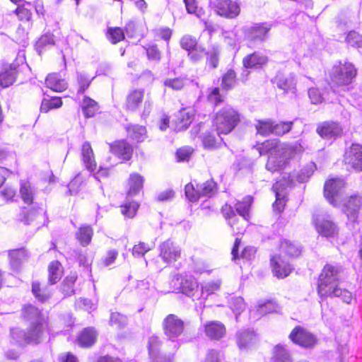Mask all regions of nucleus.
Segmentation results:
<instances>
[{"mask_svg":"<svg viewBox=\"0 0 362 362\" xmlns=\"http://www.w3.org/2000/svg\"><path fill=\"white\" fill-rule=\"evenodd\" d=\"M23 315L28 321H30L28 332L25 333L18 328L11 331V343L23 345L28 343H40L45 337L47 323L39 310L33 306L28 305L23 308Z\"/></svg>","mask_w":362,"mask_h":362,"instance_id":"1","label":"nucleus"},{"mask_svg":"<svg viewBox=\"0 0 362 362\" xmlns=\"http://www.w3.org/2000/svg\"><path fill=\"white\" fill-rule=\"evenodd\" d=\"M257 149L260 155L269 154L266 168L272 173L284 170L295 153L293 146L276 140L265 141Z\"/></svg>","mask_w":362,"mask_h":362,"instance_id":"2","label":"nucleus"},{"mask_svg":"<svg viewBox=\"0 0 362 362\" xmlns=\"http://www.w3.org/2000/svg\"><path fill=\"white\" fill-rule=\"evenodd\" d=\"M341 267L326 264L320 273L317 281V293L320 298H327L332 290L339 285Z\"/></svg>","mask_w":362,"mask_h":362,"instance_id":"3","label":"nucleus"},{"mask_svg":"<svg viewBox=\"0 0 362 362\" xmlns=\"http://www.w3.org/2000/svg\"><path fill=\"white\" fill-rule=\"evenodd\" d=\"M240 121V115L238 112L227 105L216 113L214 125L218 135L228 134L235 129Z\"/></svg>","mask_w":362,"mask_h":362,"instance_id":"4","label":"nucleus"},{"mask_svg":"<svg viewBox=\"0 0 362 362\" xmlns=\"http://www.w3.org/2000/svg\"><path fill=\"white\" fill-rule=\"evenodd\" d=\"M356 75V69L354 66L347 62L334 64L330 73L332 81L339 86L349 84Z\"/></svg>","mask_w":362,"mask_h":362,"instance_id":"5","label":"nucleus"},{"mask_svg":"<svg viewBox=\"0 0 362 362\" xmlns=\"http://www.w3.org/2000/svg\"><path fill=\"white\" fill-rule=\"evenodd\" d=\"M313 224L317 233L322 237L335 238L339 234V227L328 215L314 214Z\"/></svg>","mask_w":362,"mask_h":362,"instance_id":"6","label":"nucleus"},{"mask_svg":"<svg viewBox=\"0 0 362 362\" xmlns=\"http://www.w3.org/2000/svg\"><path fill=\"white\" fill-rule=\"evenodd\" d=\"M173 282L179 284L177 289L183 294L191 297L194 300H199V284L194 277L177 274L173 279Z\"/></svg>","mask_w":362,"mask_h":362,"instance_id":"7","label":"nucleus"},{"mask_svg":"<svg viewBox=\"0 0 362 362\" xmlns=\"http://www.w3.org/2000/svg\"><path fill=\"white\" fill-rule=\"evenodd\" d=\"M344 187V182L340 178L329 179L325 182V197L331 204L335 206L339 205Z\"/></svg>","mask_w":362,"mask_h":362,"instance_id":"8","label":"nucleus"},{"mask_svg":"<svg viewBox=\"0 0 362 362\" xmlns=\"http://www.w3.org/2000/svg\"><path fill=\"white\" fill-rule=\"evenodd\" d=\"M283 178L284 180L277 181L272 187L276 195V201L273 204V207L274 210L279 212L283 211L286 204V189L293 182V179H290V175H288V178H286L285 176H284Z\"/></svg>","mask_w":362,"mask_h":362,"instance_id":"9","label":"nucleus"},{"mask_svg":"<svg viewBox=\"0 0 362 362\" xmlns=\"http://www.w3.org/2000/svg\"><path fill=\"white\" fill-rule=\"evenodd\" d=\"M344 162L349 170H362V146L359 144H353L345 152Z\"/></svg>","mask_w":362,"mask_h":362,"instance_id":"10","label":"nucleus"},{"mask_svg":"<svg viewBox=\"0 0 362 362\" xmlns=\"http://www.w3.org/2000/svg\"><path fill=\"white\" fill-rule=\"evenodd\" d=\"M362 205V199L359 196H351L345 200L344 211L348 218V225H354L357 223L359 210Z\"/></svg>","mask_w":362,"mask_h":362,"instance_id":"11","label":"nucleus"},{"mask_svg":"<svg viewBox=\"0 0 362 362\" xmlns=\"http://www.w3.org/2000/svg\"><path fill=\"white\" fill-rule=\"evenodd\" d=\"M289 338L293 343L305 348L312 347L316 343L315 337L300 327H295L291 332Z\"/></svg>","mask_w":362,"mask_h":362,"instance_id":"12","label":"nucleus"},{"mask_svg":"<svg viewBox=\"0 0 362 362\" xmlns=\"http://www.w3.org/2000/svg\"><path fill=\"white\" fill-rule=\"evenodd\" d=\"M165 335L170 339L177 338L183 331V322L175 315H168L163 322Z\"/></svg>","mask_w":362,"mask_h":362,"instance_id":"13","label":"nucleus"},{"mask_svg":"<svg viewBox=\"0 0 362 362\" xmlns=\"http://www.w3.org/2000/svg\"><path fill=\"white\" fill-rule=\"evenodd\" d=\"M216 11L221 16L234 18L240 12V4L232 0H218Z\"/></svg>","mask_w":362,"mask_h":362,"instance_id":"14","label":"nucleus"},{"mask_svg":"<svg viewBox=\"0 0 362 362\" xmlns=\"http://www.w3.org/2000/svg\"><path fill=\"white\" fill-rule=\"evenodd\" d=\"M160 257L167 264L175 262L180 257L181 251L178 246L170 240L163 242L159 247Z\"/></svg>","mask_w":362,"mask_h":362,"instance_id":"15","label":"nucleus"},{"mask_svg":"<svg viewBox=\"0 0 362 362\" xmlns=\"http://www.w3.org/2000/svg\"><path fill=\"white\" fill-rule=\"evenodd\" d=\"M342 131L340 124L333 122H322L317 128V134L324 139L338 136L341 134Z\"/></svg>","mask_w":362,"mask_h":362,"instance_id":"16","label":"nucleus"},{"mask_svg":"<svg viewBox=\"0 0 362 362\" xmlns=\"http://www.w3.org/2000/svg\"><path fill=\"white\" fill-rule=\"evenodd\" d=\"M271 264L273 273L278 278H285L288 276L293 269L290 264L282 259L281 255L272 257L271 259Z\"/></svg>","mask_w":362,"mask_h":362,"instance_id":"17","label":"nucleus"},{"mask_svg":"<svg viewBox=\"0 0 362 362\" xmlns=\"http://www.w3.org/2000/svg\"><path fill=\"white\" fill-rule=\"evenodd\" d=\"M257 341L256 334L253 330L242 329L236 334V343L241 350H245L252 345Z\"/></svg>","mask_w":362,"mask_h":362,"instance_id":"18","label":"nucleus"},{"mask_svg":"<svg viewBox=\"0 0 362 362\" xmlns=\"http://www.w3.org/2000/svg\"><path fill=\"white\" fill-rule=\"evenodd\" d=\"M204 332L211 339L218 340L226 335V328L222 322L214 320L206 323Z\"/></svg>","mask_w":362,"mask_h":362,"instance_id":"19","label":"nucleus"},{"mask_svg":"<svg viewBox=\"0 0 362 362\" xmlns=\"http://www.w3.org/2000/svg\"><path fill=\"white\" fill-rule=\"evenodd\" d=\"M267 62V57L259 52L249 54L243 60V66L246 69H258L265 65Z\"/></svg>","mask_w":362,"mask_h":362,"instance_id":"20","label":"nucleus"},{"mask_svg":"<svg viewBox=\"0 0 362 362\" xmlns=\"http://www.w3.org/2000/svg\"><path fill=\"white\" fill-rule=\"evenodd\" d=\"M111 152L124 160H129L132 156V148L124 141H118L110 145Z\"/></svg>","mask_w":362,"mask_h":362,"instance_id":"21","label":"nucleus"},{"mask_svg":"<svg viewBox=\"0 0 362 362\" xmlns=\"http://www.w3.org/2000/svg\"><path fill=\"white\" fill-rule=\"evenodd\" d=\"M81 157L87 170L90 172L95 170L96 162L95 160L93 149L88 142H84L82 145Z\"/></svg>","mask_w":362,"mask_h":362,"instance_id":"22","label":"nucleus"},{"mask_svg":"<svg viewBox=\"0 0 362 362\" xmlns=\"http://www.w3.org/2000/svg\"><path fill=\"white\" fill-rule=\"evenodd\" d=\"M276 83L279 88L285 92L295 93L296 90V76L293 74L288 76H278L276 77Z\"/></svg>","mask_w":362,"mask_h":362,"instance_id":"23","label":"nucleus"},{"mask_svg":"<svg viewBox=\"0 0 362 362\" xmlns=\"http://www.w3.org/2000/svg\"><path fill=\"white\" fill-rule=\"evenodd\" d=\"M47 87L55 92H62L67 88V83L59 74H51L45 81Z\"/></svg>","mask_w":362,"mask_h":362,"instance_id":"24","label":"nucleus"},{"mask_svg":"<svg viewBox=\"0 0 362 362\" xmlns=\"http://www.w3.org/2000/svg\"><path fill=\"white\" fill-rule=\"evenodd\" d=\"M16 66L15 64H9L6 66L0 73V85L6 88L16 80Z\"/></svg>","mask_w":362,"mask_h":362,"instance_id":"25","label":"nucleus"},{"mask_svg":"<svg viewBox=\"0 0 362 362\" xmlns=\"http://www.w3.org/2000/svg\"><path fill=\"white\" fill-rule=\"evenodd\" d=\"M144 96V90L143 89L132 90L127 97V108L132 111L137 110L143 101Z\"/></svg>","mask_w":362,"mask_h":362,"instance_id":"26","label":"nucleus"},{"mask_svg":"<svg viewBox=\"0 0 362 362\" xmlns=\"http://www.w3.org/2000/svg\"><path fill=\"white\" fill-rule=\"evenodd\" d=\"M144 184V178L138 173H132L129 176L128 181L129 189L127 197H133L139 193L142 189Z\"/></svg>","mask_w":362,"mask_h":362,"instance_id":"27","label":"nucleus"},{"mask_svg":"<svg viewBox=\"0 0 362 362\" xmlns=\"http://www.w3.org/2000/svg\"><path fill=\"white\" fill-rule=\"evenodd\" d=\"M221 281L220 280L204 282L201 285V291L199 292V299L204 301L221 287Z\"/></svg>","mask_w":362,"mask_h":362,"instance_id":"28","label":"nucleus"},{"mask_svg":"<svg viewBox=\"0 0 362 362\" xmlns=\"http://www.w3.org/2000/svg\"><path fill=\"white\" fill-rule=\"evenodd\" d=\"M96 339V333L93 328H86L78 337L81 346L88 347L93 344Z\"/></svg>","mask_w":362,"mask_h":362,"instance_id":"29","label":"nucleus"},{"mask_svg":"<svg viewBox=\"0 0 362 362\" xmlns=\"http://www.w3.org/2000/svg\"><path fill=\"white\" fill-rule=\"evenodd\" d=\"M48 280L50 284H56L62 276V267L58 261L52 262L48 267Z\"/></svg>","mask_w":362,"mask_h":362,"instance_id":"30","label":"nucleus"},{"mask_svg":"<svg viewBox=\"0 0 362 362\" xmlns=\"http://www.w3.org/2000/svg\"><path fill=\"white\" fill-rule=\"evenodd\" d=\"M20 194L24 203L31 204L33 202L35 189L28 181L21 182Z\"/></svg>","mask_w":362,"mask_h":362,"instance_id":"31","label":"nucleus"},{"mask_svg":"<svg viewBox=\"0 0 362 362\" xmlns=\"http://www.w3.org/2000/svg\"><path fill=\"white\" fill-rule=\"evenodd\" d=\"M281 254H284L290 257H297L300 253V248L296 244L288 240H283L280 244Z\"/></svg>","mask_w":362,"mask_h":362,"instance_id":"32","label":"nucleus"},{"mask_svg":"<svg viewBox=\"0 0 362 362\" xmlns=\"http://www.w3.org/2000/svg\"><path fill=\"white\" fill-rule=\"evenodd\" d=\"M128 136L132 139L139 142L146 137V129L143 126L131 124L127 127Z\"/></svg>","mask_w":362,"mask_h":362,"instance_id":"33","label":"nucleus"},{"mask_svg":"<svg viewBox=\"0 0 362 362\" xmlns=\"http://www.w3.org/2000/svg\"><path fill=\"white\" fill-rule=\"evenodd\" d=\"M194 115V110L191 108H184L180 110L178 115V119L180 120L179 129H187L192 122Z\"/></svg>","mask_w":362,"mask_h":362,"instance_id":"34","label":"nucleus"},{"mask_svg":"<svg viewBox=\"0 0 362 362\" xmlns=\"http://www.w3.org/2000/svg\"><path fill=\"white\" fill-rule=\"evenodd\" d=\"M270 28L264 23L255 24L250 28V37L254 40H263Z\"/></svg>","mask_w":362,"mask_h":362,"instance_id":"35","label":"nucleus"},{"mask_svg":"<svg viewBox=\"0 0 362 362\" xmlns=\"http://www.w3.org/2000/svg\"><path fill=\"white\" fill-rule=\"evenodd\" d=\"M93 229L89 226H81L76 233V238L81 245H88L92 238Z\"/></svg>","mask_w":362,"mask_h":362,"instance_id":"36","label":"nucleus"},{"mask_svg":"<svg viewBox=\"0 0 362 362\" xmlns=\"http://www.w3.org/2000/svg\"><path fill=\"white\" fill-rule=\"evenodd\" d=\"M277 308L278 307L275 302L272 300H267L263 303H259L257 308V310H251L250 313L251 315H252L255 312H257L259 313L257 315V317H259L264 315L267 313L276 312L277 310Z\"/></svg>","mask_w":362,"mask_h":362,"instance_id":"37","label":"nucleus"},{"mask_svg":"<svg viewBox=\"0 0 362 362\" xmlns=\"http://www.w3.org/2000/svg\"><path fill=\"white\" fill-rule=\"evenodd\" d=\"M98 110V103L93 99L86 97L82 104V110L86 117H91L95 115Z\"/></svg>","mask_w":362,"mask_h":362,"instance_id":"38","label":"nucleus"},{"mask_svg":"<svg viewBox=\"0 0 362 362\" xmlns=\"http://www.w3.org/2000/svg\"><path fill=\"white\" fill-rule=\"evenodd\" d=\"M328 297H339L343 300V302L347 304L351 303L352 300L354 299L355 300L352 293L346 289H342L339 285L335 289L332 290L330 296Z\"/></svg>","mask_w":362,"mask_h":362,"instance_id":"39","label":"nucleus"},{"mask_svg":"<svg viewBox=\"0 0 362 362\" xmlns=\"http://www.w3.org/2000/svg\"><path fill=\"white\" fill-rule=\"evenodd\" d=\"M62 105L61 98L53 97L50 99H43L40 106V110L43 112H47L50 110L59 108Z\"/></svg>","mask_w":362,"mask_h":362,"instance_id":"40","label":"nucleus"},{"mask_svg":"<svg viewBox=\"0 0 362 362\" xmlns=\"http://www.w3.org/2000/svg\"><path fill=\"white\" fill-rule=\"evenodd\" d=\"M129 197H127L125 203L121 206V211L124 216L132 218L135 216L139 205L136 202L129 201Z\"/></svg>","mask_w":362,"mask_h":362,"instance_id":"41","label":"nucleus"},{"mask_svg":"<svg viewBox=\"0 0 362 362\" xmlns=\"http://www.w3.org/2000/svg\"><path fill=\"white\" fill-rule=\"evenodd\" d=\"M229 306L232 311L238 315L240 314L245 309V303L242 297H231L229 300Z\"/></svg>","mask_w":362,"mask_h":362,"instance_id":"42","label":"nucleus"},{"mask_svg":"<svg viewBox=\"0 0 362 362\" xmlns=\"http://www.w3.org/2000/svg\"><path fill=\"white\" fill-rule=\"evenodd\" d=\"M252 201V198L247 196L243 199V202L236 204V211L242 216V218H247Z\"/></svg>","mask_w":362,"mask_h":362,"instance_id":"43","label":"nucleus"},{"mask_svg":"<svg viewBox=\"0 0 362 362\" xmlns=\"http://www.w3.org/2000/svg\"><path fill=\"white\" fill-rule=\"evenodd\" d=\"M256 129L258 134L267 136L273 133L274 124L271 120H259L256 124Z\"/></svg>","mask_w":362,"mask_h":362,"instance_id":"44","label":"nucleus"},{"mask_svg":"<svg viewBox=\"0 0 362 362\" xmlns=\"http://www.w3.org/2000/svg\"><path fill=\"white\" fill-rule=\"evenodd\" d=\"M247 218H235L233 220L228 221L232 227L234 233L242 234L245 231L247 226Z\"/></svg>","mask_w":362,"mask_h":362,"instance_id":"45","label":"nucleus"},{"mask_svg":"<svg viewBox=\"0 0 362 362\" xmlns=\"http://www.w3.org/2000/svg\"><path fill=\"white\" fill-rule=\"evenodd\" d=\"M127 319L124 315L119 313H112L110 319V325L120 329L127 325Z\"/></svg>","mask_w":362,"mask_h":362,"instance_id":"46","label":"nucleus"},{"mask_svg":"<svg viewBox=\"0 0 362 362\" xmlns=\"http://www.w3.org/2000/svg\"><path fill=\"white\" fill-rule=\"evenodd\" d=\"M26 252L23 249L12 250L9 253L10 262L13 267L16 268L25 259Z\"/></svg>","mask_w":362,"mask_h":362,"instance_id":"47","label":"nucleus"},{"mask_svg":"<svg viewBox=\"0 0 362 362\" xmlns=\"http://www.w3.org/2000/svg\"><path fill=\"white\" fill-rule=\"evenodd\" d=\"M54 44V36L52 34H45L38 40L36 43V49L40 53L45 48Z\"/></svg>","mask_w":362,"mask_h":362,"instance_id":"48","label":"nucleus"},{"mask_svg":"<svg viewBox=\"0 0 362 362\" xmlns=\"http://www.w3.org/2000/svg\"><path fill=\"white\" fill-rule=\"evenodd\" d=\"M236 75L234 71L228 70L222 78V86L228 90L232 88L235 84Z\"/></svg>","mask_w":362,"mask_h":362,"instance_id":"49","label":"nucleus"},{"mask_svg":"<svg viewBox=\"0 0 362 362\" xmlns=\"http://www.w3.org/2000/svg\"><path fill=\"white\" fill-rule=\"evenodd\" d=\"M185 195L190 202H197L200 197L199 185L195 189L192 184H187L185 186Z\"/></svg>","mask_w":362,"mask_h":362,"instance_id":"50","label":"nucleus"},{"mask_svg":"<svg viewBox=\"0 0 362 362\" xmlns=\"http://www.w3.org/2000/svg\"><path fill=\"white\" fill-rule=\"evenodd\" d=\"M108 39L113 44H115L121 40H122L124 37V34L123 30L120 28H110L107 32Z\"/></svg>","mask_w":362,"mask_h":362,"instance_id":"51","label":"nucleus"},{"mask_svg":"<svg viewBox=\"0 0 362 362\" xmlns=\"http://www.w3.org/2000/svg\"><path fill=\"white\" fill-rule=\"evenodd\" d=\"M32 291L35 296L40 300V301H45L46 300L49 296V293L45 290V289H41L40 284L38 282H33L32 285Z\"/></svg>","mask_w":362,"mask_h":362,"instance_id":"52","label":"nucleus"},{"mask_svg":"<svg viewBox=\"0 0 362 362\" xmlns=\"http://www.w3.org/2000/svg\"><path fill=\"white\" fill-rule=\"evenodd\" d=\"M164 85L175 90H181L185 85V80L182 78H168L165 80Z\"/></svg>","mask_w":362,"mask_h":362,"instance_id":"53","label":"nucleus"},{"mask_svg":"<svg viewBox=\"0 0 362 362\" xmlns=\"http://www.w3.org/2000/svg\"><path fill=\"white\" fill-rule=\"evenodd\" d=\"M152 248V246L140 242L139 244L135 245L132 248V255L135 257H142L144 256L147 252L151 250Z\"/></svg>","mask_w":362,"mask_h":362,"instance_id":"54","label":"nucleus"},{"mask_svg":"<svg viewBox=\"0 0 362 362\" xmlns=\"http://www.w3.org/2000/svg\"><path fill=\"white\" fill-rule=\"evenodd\" d=\"M346 42L352 47H362V35L355 31H351L346 36Z\"/></svg>","mask_w":362,"mask_h":362,"instance_id":"55","label":"nucleus"},{"mask_svg":"<svg viewBox=\"0 0 362 362\" xmlns=\"http://www.w3.org/2000/svg\"><path fill=\"white\" fill-rule=\"evenodd\" d=\"M181 47L189 52L197 46V40L191 35H185L180 40Z\"/></svg>","mask_w":362,"mask_h":362,"instance_id":"56","label":"nucleus"},{"mask_svg":"<svg viewBox=\"0 0 362 362\" xmlns=\"http://www.w3.org/2000/svg\"><path fill=\"white\" fill-rule=\"evenodd\" d=\"M315 164L311 163L308 168L303 169L300 173L297 175L296 180L299 182H306L314 172Z\"/></svg>","mask_w":362,"mask_h":362,"instance_id":"57","label":"nucleus"},{"mask_svg":"<svg viewBox=\"0 0 362 362\" xmlns=\"http://www.w3.org/2000/svg\"><path fill=\"white\" fill-rule=\"evenodd\" d=\"M293 122H280L274 125L273 134L283 135L288 132L292 127Z\"/></svg>","mask_w":362,"mask_h":362,"instance_id":"58","label":"nucleus"},{"mask_svg":"<svg viewBox=\"0 0 362 362\" xmlns=\"http://www.w3.org/2000/svg\"><path fill=\"white\" fill-rule=\"evenodd\" d=\"M205 54L206 53L204 48L198 45L188 52L189 59L194 62L199 61Z\"/></svg>","mask_w":362,"mask_h":362,"instance_id":"59","label":"nucleus"},{"mask_svg":"<svg viewBox=\"0 0 362 362\" xmlns=\"http://www.w3.org/2000/svg\"><path fill=\"white\" fill-rule=\"evenodd\" d=\"M215 183L212 181H206L202 185H199L201 196H211L214 190Z\"/></svg>","mask_w":362,"mask_h":362,"instance_id":"60","label":"nucleus"},{"mask_svg":"<svg viewBox=\"0 0 362 362\" xmlns=\"http://www.w3.org/2000/svg\"><path fill=\"white\" fill-rule=\"evenodd\" d=\"M16 14L18 16V18L21 21L29 22L31 19V12L29 9L23 6H18L16 11Z\"/></svg>","mask_w":362,"mask_h":362,"instance_id":"61","label":"nucleus"},{"mask_svg":"<svg viewBox=\"0 0 362 362\" xmlns=\"http://www.w3.org/2000/svg\"><path fill=\"white\" fill-rule=\"evenodd\" d=\"M221 354L214 349L209 350L202 362H221Z\"/></svg>","mask_w":362,"mask_h":362,"instance_id":"62","label":"nucleus"},{"mask_svg":"<svg viewBox=\"0 0 362 362\" xmlns=\"http://www.w3.org/2000/svg\"><path fill=\"white\" fill-rule=\"evenodd\" d=\"M16 190L10 186H5L0 190V197L6 202L11 201L16 196Z\"/></svg>","mask_w":362,"mask_h":362,"instance_id":"63","label":"nucleus"},{"mask_svg":"<svg viewBox=\"0 0 362 362\" xmlns=\"http://www.w3.org/2000/svg\"><path fill=\"white\" fill-rule=\"evenodd\" d=\"M308 95L311 103L313 104L321 103L324 100L322 93L317 88H310L308 90Z\"/></svg>","mask_w":362,"mask_h":362,"instance_id":"64","label":"nucleus"}]
</instances>
